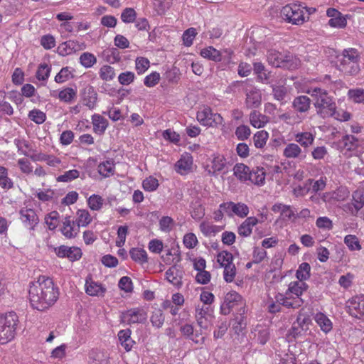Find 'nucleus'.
<instances>
[{"instance_id":"49530a36","label":"nucleus","mask_w":364,"mask_h":364,"mask_svg":"<svg viewBox=\"0 0 364 364\" xmlns=\"http://www.w3.org/2000/svg\"><path fill=\"white\" fill-rule=\"evenodd\" d=\"M80 62L82 66L89 68L96 63L97 58L90 53H83L80 57Z\"/></svg>"},{"instance_id":"0eeeda50","label":"nucleus","mask_w":364,"mask_h":364,"mask_svg":"<svg viewBox=\"0 0 364 364\" xmlns=\"http://www.w3.org/2000/svg\"><path fill=\"white\" fill-rule=\"evenodd\" d=\"M225 213L228 216H233L234 215L240 218H245L249 214L248 206L243 203H235L232 201L223 203L220 205Z\"/></svg>"},{"instance_id":"2eb2a0df","label":"nucleus","mask_w":364,"mask_h":364,"mask_svg":"<svg viewBox=\"0 0 364 364\" xmlns=\"http://www.w3.org/2000/svg\"><path fill=\"white\" fill-rule=\"evenodd\" d=\"M55 254L60 257H67L70 261L80 259L82 256L81 250L78 247H69L65 245H61L55 248Z\"/></svg>"},{"instance_id":"3c124183","label":"nucleus","mask_w":364,"mask_h":364,"mask_svg":"<svg viewBox=\"0 0 364 364\" xmlns=\"http://www.w3.org/2000/svg\"><path fill=\"white\" fill-rule=\"evenodd\" d=\"M255 337L257 341L262 345L265 344L269 339V331L267 328H261L255 329Z\"/></svg>"},{"instance_id":"c756f323","label":"nucleus","mask_w":364,"mask_h":364,"mask_svg":"<svg viewBox=\"0 0 364 364\" xmlns=\"http://www.w3.org/2000/svg\"><path fill=\"white\" fill-rule=\"evenodd\" d=\"M272 210L274 213H281V217L283 220L285 219H291L294 217L295 213L294 211L291 209L290 205L282 204V203H276L272 207Z\"/></svg>"},{"instance_id":"c9c22d12","label":"nucleus","mask_w":364,"mask_h":364,"mask_svg":"<svg viewBox=\"0 0 364 364\" xmlns=\"http://www.w3.org/2000/svg\"><path fill=\"white\" fill-rule=\"evenodd\" d=\"M200 55L205 58L219 62L221 60V53L219 50H216L213 46L203 48L200 51Z\"/></svg>"},{"instance_id":"f8f14e48","label":"nucleus","mask_w":364,"mask_h":364,"mask_svg":"<svg viewBox=\"0 0 364 364\" xmlns=\"http://www.w3.org/2000/svg\"><path fill=\"white\" fill-rule=\"evenodd\" d=\"M85 48V44L84 43L70 40L60 43L57 48V52L62 56H66Z\"/></svg>"},{"instance_id":"13d9d810","label":"nucleus","mask_w":364,"mask_h":364,"mask_svg":"<svg viewBox=\"0 0 364 364\" xmlns=\"http://www.w3.org/2000/svg\"><path fill=\"white\" fill-rule=\"evenodd\" d=\"M136 17V13L132 8H126L121 14V19L126 23H132Z\"/></svg>"},{"instance_id":"4468645a","label":"nucleus","mask_w":364,"mask_h":364,"mask_svg":"<svg viewBox=\"0 0 364 364\" xmlns=\"http://www.w3.org/2000/svg\"><path fill=\"white\" fill-rule=\"evenodd\" d=\"M246 98L245 105L248 109L257 108L262 102V94L259 89L252 87L250 90H245Z\"/></svg>"},{"instance_id":"6ab92c4d","label":"nucleus","mask_w":364,"mask_h":364,"mask_svg":"<svg viewBox=\"0 0 364 364\" xmlns=\"http://www.w3.org/2000/svg\"><path fill=\"white\" fill-rule=\"evenodd\" d=\"M21 219L23 223L33 229L38 223V218L34 210L31 208L20 210Z\"/></svg>"},{"instance_id":"4be33fe9","label":"nucleus","mask_w":364,"mask_h":364,"mask_svg":"<svg viewBox=\"0 0 364 364\" xmlns=\"http://www.w3.org/2000/svg\"><path fill=\"white\" fill-rule=\"evenodd\" d=\"M90 364H109L107 353L99 350H92L89 354Z\"/></svg>"},{"instance_id":"6e6d98bb","label":"nucleus","mask_w":364,"mask_h":364,"mask_svg":"<svg viewBox=\"0 0 364 364\" xmlns=\"http://www.w3.org/2000/svg\"><path fill=\"white\" fill-rule=\"evenodd\" d=\"M72 77V72L69 67L63 68L55 75V81L57 83H63Z\"/></svg>"},{"instance_id":"c03bdc74","label":"nucleus","mask_w":364,"mask_h":364,"mask_svg":"<svg viewBox=\"0 0 364 364\" xmlns=\"http://www.w3.org/2000/svg\"><path fill=\"white\" fill-rule=\"evenodd\" d=\"M233 256L228 251H222L217 255V262L223 267L233 264Z\"/></svg>"},{"instance_id":"473e14b6","label":"nucleus","mask_w":364,"mask_h":364,"mask_svg":"<svg viewBox=\"0 0 364 364\" xmlns=\"http://www.w3.org/2000/svg\"><path fill=\"white\" fill-rule=\"evenodd\" d=\"M98 173L103 177H109L114 173V164L113 160H107L100 163L97 167Z\"/></svg>"},{"instance_id":"c85d7f7f","label":"nucleus","mask_w":364,"mask_h":364,"mask_svg":"<svg viewBox=\"0 0 364 364\" xmlns=\"http://www.w3.org/2000/svg\"><path fill=\"white\" fill-rule=\"evenodd\" d=\"M94 132L98 134H102L107 127V120L100 114H94L92 117Z\"/></svg>"},{"instance_id":"cd10ccee","label":"nucleus","mask_w":364,"mask_h":364,"mask_svg":"<svg viewBox=\"0 0 364 364\" xmlns=\"http://www.w3.org/2000/svg\"><path fill=\"white\" fill-rule=\"evenodd\" d=\"M315 321L319 326L321 331L325 333H328L333 328V323L324 314L319 312L314 316Z\"/></svg>"},{"instance_id":"de8ad7c7","label":"nucleus","mask_w":364,"mask_h":364,"mask_svg":"<svg viewBox=\"0 0 364 364\" xmlns=\"http://www.w3.org/2000/svg\"><path fill=\"white\" fill-rule=\"evenodd\" d=\"M164 316L161 309H156L153 311L151 316V322L152 325L156 328H161L164 323Z\"/></svg>"},{"instance_id":"603ef678","label":"nucleus","mask_w":364,"mask_h":364,"mask_svg":"<svg viewBox=\"0 0 364 364\" xmlns=\"http://www.w3.org/2000/svg\"><path fill=\"white\" fill-rule=\"evenodd\" d=\"M6 92L4 91H0V112L8 115H12L14 109L11 105L4 100Z\"/></svg>"},{"instance_id":"bf43d9fd","label":"nucleus","mask_w":364,"mask_h":364,"mask_svg":"<svg viewBox=\"0 0 364 364\" xmlns=\"http://www.w3.org/2000/svg\"><path fill=\"white\" fill-rule=\"evenodd\" d=\"M251 130L248 126L240 125L236 128L235 136L240 141H244L250 136Z\"/></svg>"},{"instance_id":"72a5a7b5","label":"nucleus","mask_w":364,"mask_h":364,"mask_svg":"<svg viewBox=\"0 0 364 364\" xmlns=\"http://www.w3.org/2000/svg\"><path fill=\"white\" fill-rule=\"evenodd\" d=\"M85 291L90 296H99L105 291V289L97 282L86 280Z\"/></svg>"},{"instance_id":"f704fd0d","label":"nucleus","mask_w":364,"mask_h":364,"mask_svg":"<svg viewBox=\"0 0 364 364\" xmlns=\"http://www.w3.org/2000/svg\"><path fill=\"white\" fill-rule=\"evenodd\" d=\"M250 121L254 127L260 128L264 127L267 122V118L266 116L255 110L250 115Z\"/></svg>"},{"instance_id":"8fccbe9b","label":"nucleus","mask_w":364,"mask_h":364,"mask_svg":"<svg viewBox=\"0 0 364 364\" xmlns=\"http://www.w3.org/2000/svg\"><path fill=\"white\" fill-rule=\"evenodd\" d=\"M90 208L92 210H99L103 205V199L98 195H92L87 200Z\"/></svg>"},{"instance_id":"b1692460","label":"nucleus","mask_w":364,"mask_h":364,"mask_svg":"<svg viewBox=\"0 0 364 364\" xmlns=\"http://www.w3.org/2000/svg\"><path fill=\"white\" fill-rule=\"evenodd\" d=\"M226 159L223 155H217L212 160L210 168L208 169V174L210 176H215L218 172L221 171L225 166Z\"/></svg>"},{"instance_id":"338daca9","label":"nucleus","mask_w":364,"mask_h":364,"mask_svg":"<svg viewBox=\"0 0 364 364\" xmlns=\"http://www.w3.org/2000/svg\"><path fill=\"white\" fill-rule=\"evenodd\" d=\"M142 186L145 191H154L158 188L159 181L156 178L149 176L143 181Z\"/></svg>"},{"instance_id":"423d86ee","label":"nucleus","mask_w":364,"mask_h":364,"mask_svg":"<svg viewBox=\"0 0 364 364\" xmlns=\"http://www.w3.org/2000/svg\"><path fill=\"white\" fill-rule=\"evenodd\" d=\"M243 305L242 296L235 291H230L224 298V302L220 306V313L223 315H228L232 309L240 306V310L242 309V313H241L242 314L245 313Z\"/></svg>"},{"instance_id":"864d4df0","label":"nucleus","mask_w":364,"mask_h":364,"mask_svg":"<svg viewBox=\"0 0 364 364\" xmlns=\"http://www.w3.org/2000/svg\"><path fill=\"white\" fill-rule=\"evenodd\" d=\"M80 176V172L76 169L69 170L65 171L63 174L60 175L57 178V181L60 182H69L71 181Z\"/></svg>"},{"instance_id":"774afa93","label":"nucleus","mask_w":364,"mask_h":364,"mask_svg":"<svg viewBox=\"0 0 364 364\" xmlns=\"http://www.w3.org/2000/svg\"><path fill=\"white\" fill-rule=\"evenodd\" d=\"M174 225L173 220L169 216H164L159 220L160 229L166 232L171 230Z\"/></svg>"},{"instance_id":"680f3d73","label":"nucleus","mask_w":364,"mask_h":364,"mask_svg":"<svg viewBox=\"0 0 364 364\" xmlns=\"http://www.w3.org/2000/svg\"><path fill=\"white\" fill-rule=\"evenodd\" d=\"M200 230L205 236L215 235L219 231L218 228L207 222H203L200 225Z\"/></svg>"},{"instance_id":"a211bd4d","label":"nucleus","mask_w":364,"mask_h":364,"mask_svg":"<svg viewBox=\"0 0 364 364\" xmlns=\"http://www.w3.org/2000/svg\"><path fill=\"white\" fill-rule=\"evenodd\" d=\"M311 99L306 95L295 97L292 102V107L297 112L304 113L309 111L311 106Z\"/></svg>"},{"instance_id":"69168bd1","label":"nucleus","mask_w":364,"mask_h":364,"mask_svg":"<svg viewBox=\"0 0 364 364\" xmlns=\"http://www.w3.org/2000/svg\"><path fill=\"white\" fill-rule=\"evenodd\" d=\"M236 275V268L234 264L224 267L223 277L226 282H232Z\"/></svg>"},{"instance_id":"0e129e2a","label":"nucleus","mask_w":364,"mask_h":364,"mask_svg":"<svg viewBox=\"0 0 364 364\" xmlns=\"http://www.w3.org/2000/svg\"><path fill=\"white\" fill-rule=\"evenodd\" d=\"M328 25L333 28H343L347 25V20L346 17L341 14L337 17L331 18L328 21Z\"/></svg>"},{"instance_id":"a19ab883","label":"nucleus","mask_w":364,"mask_h":364,"mask_svg":"<svg viewBox=\"0 0 364 364\" xmlns=\"http://www.w3.org/2000/svg\"><path fill=\"white\" fill-rule=\"evenodd\" d=\"M269 138L267 132L262 130L255 134L253 136L254 144L257 148H263Z\"/></svg>"},{"instance_id":"a878e982","label":"nucleus","mask_w":364,"mask_h":364,"mask_svg":"<svg viewBox=\"0 0 364 364\" xmlns=\"http://www.w3.org/2000/svg\"><path fill=\"white\" fill-rule=\"evenodd\" d=\"M338 69L346 75H355L360 71V66L358 63L341 60Z\"/></svg>"},{"instance_id":"412c9836","label":"nucleus","mask_w":364,"mask_h":364,"mask_svg":"<svg viewBox=\"0 0 364 364\" xmlns=\"http://www.w3.org/2000/svg\"><path fill=\"white\" fill-rule=\"evenodd\" d=\"M315 140V135L309 132H298L295 134V141L304 149L310 147Z\"/></svg>"},{"instance_id":"ddd939ff","label":"nucleus","mask_w":364,"mask_h":364,"mask_svg":"<svg viewBox=\"0 0 364 364\" xmlns=\"http://www.w3.org/2000/svg\"><path fill=\"white\" fill-rule=\"evenodd\" d=\"M80 97L83 105L90 109L95 107L97 102V93L91 85H87L80 91Z\"/></svg>"},{"instance_id":"f3484780","label":"nucleus","mask_w":364,"mask_h":364,"mask_svg":"<svg viewBox=\"0 0 364 364\" xmlns=\"http://www.w3.org/2000/svg\"><path fill=\"white\" fill-rule=\"evenodd\" d=\"M337 145L341 150L351 151L358 147L359 141L358 138L353 135L346 134L337 142Z\"/></svg>"},{"instance_id":"e433bc0d","label":"nucleus","mask_w":364,"mask_h":364,"mask_svg":"<svg viewBox=\"0 0 364 364\" xmlns=\"http://www.w3.org/2000/svg\"><path fill=\"white\" fill-rule=\"evenodd\" d=\"M76 230H77V229H75L74 223L70 220L69 217L65 218L63 221V227L61 230L62 233L67 238H73L77 234Z\"/></svg>"},{"instance_id":"e2e57ef3","label":"nucleus","mask_w":364,"mask_h":364,"mask_svg":"<svg viewBox=\"0 0 364 364\" xmlns=\"http://www.w3.org/2000/svg\"><path fill=\"white\" fill-rule=\"evenodd\" d=\"M196 34V29L194 28H189L185 31L182 36L184 45L186 46H191Z\"/></svg>"},{"instance_id":"20e7f679","label":"nucleus","mask_w":364,"mask_h":364,"mask_svg":"<svg viewBox=\"0 0 364 364\" xmlns=\"http://www.w3.org/2000/svg\"><path fill=\"white\" fill-rule=\"evenodd\" d=\"M304 8L305 7L299 4H287L281 10V16L289 23L301 25L306 21Z\"/></svg>"},{"instance_id":"f03ea898","label":"nucleus","mask_w":364,"mask_h":364,"mask_svg":"<svg viewBox=\"0 0 364 364\" xmlns=\"http://www.w3.org/2000/svg\"><path fill=\"white\" fill-rule=\"evenodd\" d=\"M311 95L315 101L314 106L317 114L323 119L329 117L331 112L336 108V105L326 90L315 87L312 89Z\"/></svg>"},{"instance_id":"58836bf2","label":"nucleus","mask_w":364,"mask_h":364,"mask_svg":"<svg viewBox=\"0 0 364 364\" xmlns=\"http://www.w3.org/2000/svg\"><path fill=\"white\" fill-rule=\"evenodd\" d=\"M77 96V91L72 87H66L58 94V97L65 102H71Z\"/></svg>"},{"instance_id":"5fc2aeb1","label":"nucleus","mask_w":364,"mask_h":364,"mask_svg":"<svg viewBox=\"0 0 364 364\" xmlns=\"http://www.w3.org/2000/svg\"><path fill=\"white\" fill-rule=\"evenodd\" d=\"M114 75V70L109 65H103L100 70V76L103 80H111Z\"/></svg>"},{"instance_id":"393cba45","label":"nucleus","mask_w":364,"mask_h":364,"mask_svg":"<svg viewBox=\"0 0 364 364\" xmlns=\"http://www.w3.org/2000/svg\"><path fill=\"white\" fill-rule=\"evenodd\" d=\"M118 338L122 346L127 351H129L135 344V341L131 338V331L129 328L119 331Z\"/></svg>"},{"instance_id":"aec40b11","label":"nucleus","mask_w":364,"mask_h":364,"mask_svg":"<svg viewBox=\"0 0 364 364\" xmlns=\"http://www.w3.org/2000/svg\"><path fill=\"white\" fill-rule=\"evenodd\" d=\"M265 176L266 173L263 168L256 167L250 170L247 181L255 185L262 186L264 184Z\"/></svg>"},{"instance_id":"9d476101","label":"nucleus","mask_w":364,"mask_h":364,"mask_svg":"<svg viewBox=\"0 0 364 364\" xmlns=\"http://www.w3.org/2000/svg\"><path fill=\"white\" fill-rule=\"evenodd\" d=\"M347 307L352 316L364 319V295L352 298L348 301Z\"/></svg>"},{"instance_id":"5701e85b","label":"nucleus","mask_w":364,"mask_h":364,"mask_svg":"<svg viewBox=\"0 0 364 364\" xmlns=\"http://www.w3.org/2000/svg\"><path fill=\"white\" fill-rule=\"evenodd\" d=\"M258 223L255 217H248L238 228V234L240 236L247 237L250 235L252 228Z\"/></svg>"},{"instance_id":"ea45409f","label":"nucleus","mask_w":364,"mask_h":364,"mask_svg":"<svg viewBox=\"0 0 364 364\" xmlns=\"http://www.w3.org/2000/svg\"><path fill=\"white\" fill-rule=\"evenodd\" d=\"M246 327V321L245 317L242 316V314H240V316H236L232 323V331L235 334L239 336L240 333H242V331L245 330Z\"/></svg>"},{"instance_id":"4c0bfd02","label":"nucleus","mask_w":364,"mask_h":364,"mask_svg":"<svg viewBox=\"0 0 364 364\" xmlns=\"http://www.w3.org/2000/svg\"><path fill=\"white\" fill-rule=\"evenodd\" d=\"M129 253L131 258L135 262L144 264L148 261L146 252L143 249L132 248L130 250Z\"/></svg>"},{"instance_id":"9b49d317","label":"nucleus","mask_w":364,"mask_h":364,"mask_svg":"<svg viewBox=\"0 0 364 364\" xmlns=\"http://www.w3.org/2000/svg\"><path fill=\"white\" fill-rule=\"evenodd\" d=\"M352 202L345 205V210L353 215L364 206V190L360 189L353 192Z\"/></svg>"},{"instance_id":"4d7b16f0","label":"nucleus","mask_w":364,"mask_h":364,"mask_svg":"<svg viewBox=\"0 0 364 364\" xmlns=\"http://www.w3.org/2000/svg\"><path fill=\"white\" fill-rule=\"evenodd\" d=\"M77 225L78 226H86L92 220L89 212L86 210H79L77 211Z\"/></svg>"},{"instance_id":"bb28decb","label":"nucleus","mask_w":364,"mask_h":364,"mask_svg":"<svg viewBox=\"0 0 364 364\" xmlns=\"http://www.w3.org/2000/svg\"><path fill=\"white\" fill-rule=\"evenodd\" d=\"M284 156L288 159H304L305 155H302V150L301 147L295 143H290L286 146L283 151Z\"/></svg>"},{"instance_id":"1a4fd4ad","label":"nucleus","mask_w":364,"mask_h":364,"mask_svg":"<svg viewBox=\"0 0 364 364\" xmlns=\"http://www.w3.org/2000/svg\"><path fill=\"white\" fill-rule=\"evenodd\" d=\"M196 319L198 325L203 329H207L211 323L213 315L210 308L204 305H198L196 307Z\"/></svg>"},{"instance_id":"052dcab7","label":"nucleus","mask_w":364,"mask_h":364,"mask_svg":"<svg viewBox=\"0 0 364 364\" xmlns=\"http://www.w3.org/2000/svg\"><path fill=\"white\" fill-rule=\"evenodd\" d=\"M344 242L350 250H359L361 249L358 238L355 235H346L344 238Z\"/></svg>"},{"instance_id":"7c9ffc66","label":"nucleus","mask_w":364,"mask_h":364,"mask_svg":"<svg viewBox=\"0 0 364 364\" xmlns=\"http://www.w3.org/2000/svg\"><path fill=\"white\" fill-rule=\"evenodd\" d=\"M250 170L249 166L242 163L236 164L233 167L234 175L238 180L242 182L247 181Z\"/></svg>"},{"instance_id":"37998d69","label":"nucleus","mask_w":364,"mask_h":364,"mask_svg":"<svg viewBox=\"0 0 364 364\" xmlns=\"http://www.w3.org/2000/svg\"><path fill=\"white\" fill-rule=\"evenodd\" d=\"M342 56L343 58L341 60H345L346 62L350 61L358 63L360 58L357 49L352 48L343 50Z\"/></svg>"},{"instance_id":"dca6fc26","label":"nucleus","mask_w":364,"mask_h":364,"mask_svg":"<svg viewBox=\"0 0 364 364\" xmlns=\"http://www.w3.org/2000/svg\"><path fill=\"white\" fill-rule=\"evenodd\" d=\"M165 275L166 279L168 282L172 284L178 289L181 287L183 284L182 279L183 277V272L178 266H171L168 269L166 270Z\"/></svg>"},{"instance_id":"6e6552de","label":"nucleus","mask_w":364,"mask_h":364,"mask_svg":"<svg viewBox=\"0 0 364 364\" xmlns=\"http://www.w3.org/2000/svg\"><path fill=\"white\" fill-rule=\"evenodd\" d=\"M147 314L140 308L129 309L122 314V319L127 324L144 323L146 321Z\"/></svg>"},{"instance_id":"7ed1b4c3","label":"nucleus","mask_w":364,"mask_h":364,"mask_svg":"<svg viewBox=\"0 0 364 364\" xmlns=\"http://www.w3.org/2000/svg\"><path fill=\"white\" fill-rule=\"evenodd\" d=\"M18 316L14 312L0 315V343L5 344L14 338Z\"/></svg>"},{"instance_id":"2f4dec72","label":"nucleus","mask_w":364,"mask_h":364,"mask_svg":"<svg viewBox=\"0 0 364 364\" xmlns=\"http://www.w3.org/2000/svg\"><path fill=\"white\" fill-rule=\"evenodd\" d=\"M213 113L210 107H205L203 110L198 112L196 117L201 124L211 127L213 126V121H211Z\"/></svg>"},{"instance_id":"09e8293b","label":"nucleus","mask_w":364,"mask_h":364,"mask_svg":"<svg viewBox=\"0 0 364 364\" xmlns=\"http://www.w3.org/2000/svg\"><path fill=\"white\" fill-rule=\"evenodd\" d=\"M180 331L183 336H186L187 338L193 341L195 343H198V341L196 339L198 337V334L193 333V326L191 324H185L181 326Z\"/></svg>"},{"instance_id":"a18cd8bd","label":"nucleus","mask_w":364,"mask_h":364,"mask_svg":"<svg viewBox=\"0 0 364 364\" xmlns=\"http://www.w3.org/2000/svg\"><path fill=\"white\" fill-rule=\"evenodd\" d=\"M311 267L309 263H301L296 271V275L299 280H306L310 277Z\"/></svg>"},{"instance_id":"39448f33","label":"nucleus","mask_w":364,"mask_h":364,"mask_svg":"<svg viewBox=\"0 0 364 364\" xmlns=\"http://www.w3.org/2000/svg\"><path fill=\"white\" fill-rule=\"evenodd\" d=\"M267 61L274 67L288 70L295 69L298 65L297 59L294 58L292 55H284L275 50L268 51Z\"/></svg>"},{"instance_id":"79ce46f5","label":"nucleus","mask_w":364,"mask_h":364,"mask_svg":"<svg viewBox=\"0 0 364 364\" xmlns=\"http://www.w3.org/2000/svg\"><path fill=\"white\" fill-rule=\"evenodd\" d=\"M192 166V159L190 156H183L181 158L176 164V170L181 174L184 173V171H186L191 169Z\"/></svg>"},{"instance_id":"f257e3e1","label":"nucleus","mask_w":364,"mask_h":364,"mask_svg":"<svg viewBox=\"0 0 364 364\" xmlns=\"http://www.w3.org/2000/svg\"><path fill=\"white\" fill-rule=\"evenodd\" d=\"M58 296V289L48 277L41 275L30 286V303L33 309L38 311H44L53 306Z\"/></svg>"}]
</instances>
